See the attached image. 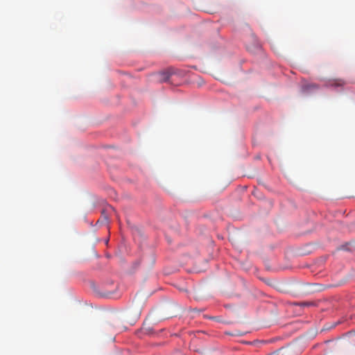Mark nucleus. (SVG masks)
<instances>
[{"label":"nucleus","instance_id":"obj_1","mask_svg":"<svg viewBox=\"0 0 355 355\" xmlns=\"http://www.w3.org/2000/svg\"><path fill=\"white\" fill-rule=\"evenodd\" d=\"M171 75V73L168 71H162L159 73V80L162 82H167L169 80V78Z\"/></svg>","mask_w":355,"mask_h":355},{"label":"nucleus","instance_id":"obj_2","mask_svg":"<svg viewBox=\"0 0 355 355\" xmlns=\"http://www.w3.org/2000/svg\"><path fill=\"white\" fill-rule=\"evenodd\" d=\"M345 84V82L342 79L334 80L330 83L331 85L335 86V87H341V86H343Z\"/></svg>","mask_w":355,"mask_h":355},{"label":"nucleus","instance_id":"obj_3","mask_svg":"<svg viewBox=\"0 0 355 355\" xmlns=\"http://www.w3.org/2000/svg\"><path fill=\"white\" fill-rule=\"evenodd\" d=\"M103 218L105 221H107L108 220V217L105 214V211H103Z\"/></svg>","mask_w":355,"mask_h":355}]
</instances>
